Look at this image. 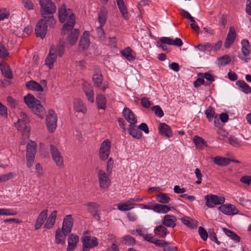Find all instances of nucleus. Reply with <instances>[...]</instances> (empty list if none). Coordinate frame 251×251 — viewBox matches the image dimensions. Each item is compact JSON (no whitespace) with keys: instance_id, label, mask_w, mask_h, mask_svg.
Returning <instances> with one entry per match:
<instances>
[{"instance_id":"58836bf2","label":"nucleus","mask_w":251,"mask_h":251,"mask_svg":"<svg viewBox=\"0 0 251 251\" xmlns=\"http://www.w3.org/2000/svg\"><path fill=\"white\" fill-rule=\"evenodd\" d=\"M62 231L58 228L55 232V243L57 244H64L65 243V239L67 235H65Z\"/></svg>"},{"instance_id":"412c9836","label":"nucleus","mask_w":251,"mask_h":251,"mask_svg":"<svg viewBox=\"0 0 251 251\" xmlns=\"http://www.w3.org/2000/svg\"><path fill=\"white\" fill-rule=\"evenodd\" d=\"M92 80L95 86L97 87H100L103 81V76L99 68H95Z\"/></svg>"},{"instance_id":"cd10ccee","label":"nucleus","mask_w":251,"mask_h":251,"mask_svg":"<svg viewBox=\"0 0 251 251\" xmlns=\"http://www.w3.org/2000/svg\"><path fill=\"white\" fill-rule=\"evenodd\" d=\"M57 214V211L56 210H54L50 213L44 225V228L50 229L53 226L55 223Z\"/></svg>"},{"instance_id":"4c0bfd02","label":"nucleus","mask_w":251,"mask_h":251,"mask_svg":"<svg viewBox=\"0 0 251 251\" xmlns=\"http://www.w3.org/2000/svg\"><path fill=\"white\" fill-rule=\"evenodd\" d=\"M79 35V31L78 29H75L72 31L68 36L67 40L71 45H74L77 40Z\"/></svg>"},{"instance_id":"39448f33","label":"nucleus","mask_w":251,"mask_h":251,"mask_svg":"<svg viewBox=\"0 0 251 251\" xmlns=\"http://www.w3.org/2000/svg\"><path fill=\"white\" fill-rule=\"evenodd\" d=\"M46 125L50 132L53 133L57 127V116L52 109L48 111L46 119Z\"/></svg>"},{"instance_id":"5701e85b","label":"nucleus","mask_w":251,"mask_h":251,"mask_svg":"<svg viewBox=\"0 0 251 251\" xmlns=\"http://www.w3.org/2000/svg\"><path fill=\"white\" fill-rule=\"evenodd\" d=\"M55 50L50 49L48 55L45 59V65L49 67L50 69L53 67V63L56 60L57 55L55 54Z\"/></svg>"},{"instance_id":"ddd939ff","label":"nucleus","mask_w":251,"mask_h":251,"mask_svg":"<svg viewBox=\"0 0 251 251\" xmlns=\"http://www.w3.org/2000/svg\"><path fill=\"white\" fill-rule=\"evenodd\" d=\"M81 241L83 246V249L88 248H92L97 247L98 244V239L95 237H91L90 236L82 237Z\"/></svg>"},{"instance_id":"774afa93","label":"nucleus","mask_w":251,"mask_h":251,"mask_svg":"<svg viewBox=\"0 0 251 251\" xmlns=\"http://www.w3.org/2000/svg\"><path fill=\"white\" fill-rule=\"evenodd\" d=\"M240 181L244 184L248 185H251V176H244L240 178Z\"/></svg>"},{"instance_id":"9b49d317","label":"nucleus","mask_w":251,"mask_h":251,"mask_svg":"<svg viewBox=\"0 0 251 251\" xmlns=\"http://www.w3.org/2000/svg\"><path fill=\"white\" fill-rule=\"evenodd\" d=\"M242 53L238 54L239 58L244 61L245 62H248L250 59L246 57L250 54V45L249 41L247 40H243L241 42Z\"/></svg>"},{"instance_id":"a878e982","label":"nucleus","mask_w":251,"mask_h":251,"mask_svg":"<svg viewBox=\"0 0 251 251\" xmlns=\"http://www.w3.org/2000/svg\"><path fill=\"white\" fill-rule=\"evenodd\" d=\"M15 125L18 130L22 131L24 134L29 137L30 128L28 126V122L18 120L15 123Z\"/></svg>"},{"instance_id":"6e6d98bb","label":"nucleus","mask_w":251,"mask_h":251,"mask_svg":"<svg viewBox=\"0 0 251 251\" xmlns=\"http://www.w3.org/2000/svg\"><path fill=\"white\" fill-rule=\"evenodd\" d=\"M1 71L3 75L8 78H12L13 77L11 71L8 67H1Z\"/></svg>"},{"instance_id":"20e7f679","label":"nucleus","mask_w":251,"mask_h":251,"mask_svg":"<svg viewBox=\"0 0 251 251\" xmlns=\"http://www.w3.org/2000/svg\"><path fill=\"white\" fill-rule=\"evenodd\" d=\"M36 146L34 141L30 140L26 146V166L29 168L32 166L34 161Z\"/></svg>"},{"instance_id":"e2e57ef3","label":"nucleus","mask_w":251,"mask_h":251,"mask_svg":"<svg viewBox=\"0 0 251 251\" xmlns=\"http://www.w3.org/2000/svg\"><path fill=\"white\" fill-rule=\"evenodd\" d=\"M9 55V53L5 47L0 43V58H5Z\"/></svg>"},{"instance_id":"864d4df0","label":"nucleus","mask_w":251,"mask_h":251,"mask_svg":"<svg viewBox=\"0 0 251 251\" xmlns=\"http://www.w3.org/2000/svg\"><path fill=\"white\" fill-rule=\"evenodd\" d=\"M17 214V212L10 209L1 208L0 209V216L1 215L15 216Z\"/></svg>"},{"instance_id":"9d476101","label":"nucleus","mask_w":251,"mask_h":251,"mask_svg":"<svg viewBox=\"0 0 251 251\" xmlns=\"http://www.w3.org/2000/svg\"><path fill=\"white\" fill-rule=\"evenodd\" d=\"M50 151L52 158L55 162L56 165L60 168H63L64 166V160L60 152L53 145H50Z\"/></svg>"},{"instance_id":"ea45409f","label":"nucleus","mask_w":251,"mask_h":251,"mask_svg":"<svg viewBox=\"0 0 251 251\" xmlns=\"http://www.w3.org/2000/svg\"><path fill=\"white\" fill-rule=\"evenodd\" d=\"M96 102L98 109H105L106 107V100L105 97L102 95L97 96Z\"/></svg>"},{"instance_id":"49530a36","label":"nucleus","mask_w":251,"mask_h":251,"mask_svg":"<svg viewBox=\"0 0 251 251\" xmlns=\"http://www.w3.org/2000/svg\"><path fill=\"white\" fill-rule=\"evenodd\" d=\"M223 230L224 232V233L227 236L230 237L231 239H233V240L237 242H239L240 241L239 236L235 232L225 227L223 228Z\"/></svg>"},{"instance_id":"4be33fe9","label":"nucleus","mask_w":251,"mask_h":251,"mask_svg":"<svg viewBox=\"0 0 251 251\" xmlns=\"http://www.w3.org/2000/svg\"><path fill=\"white\" fill-rule=\"evenodd\" d=\"M79 242V236L78 235L71 234L68 238V247L67 251H73L76 247Z\"/></svg>"},{"instance_id":"aec40b11","label":"nucleus","mask_w":251,"mask_h":251,"mask_svg":"<svg viewBox=\"0 0 251 251\" xmlns=\"http://www.w3.org/2000/svg\"><path fill=\"white\" fill-rule=\"evenodd\" d=\"M83 89L88 100L91 102H93L94 101V93L92 86L87 82H85L83 84Z\"/></svg>"},{"instance_id":"c03bdc74","label":"nucleus","mask_w":251,"mask_h":251,"mask_svg":"<svg viewBox=\"0 0 251 251\" xmlns=\"http://www.w3.org/2000/svg\"><path fill=\"white\" fill-rule=\"evenodd\" d=\"M156 201L160 203L168 204L171 201V198L166 194L160 193L156 198Z\"/></svg>"},{"instance_id":"0eeeda50","label":"nucleus","mask_w":251,"mask_h":251,"mask_svg":"<svg viewBox=\"0 0 251 251\" xmlns=\"http://www.w3.org/2000/svg\"><path fill=\"white\" fill-rule=\"evenodd\" d=\"M206 205L209 208L214 207L215 205L223 204L225 201V198L223 197H219L216 195H208L205 196Z\"/></svg>"},{"instance_id":"680f3d73","label":"nucleus","mask_w":251,"mask_h":251,"mask_svg":"<svg viewBox=\"0 0 251 251\" xmlns=\"http://www.w3.org/2000/svg\"><path fill=\"white\" fill-rule=\"evenodd\" d=\"M15 176V174L13 173H9L7 174L0 176V183L7 181L14 177Z\"/></svg>"},{"instance_id":"69168bd1","label":"nucleus","mask_w":251,"mask_h":251,"mask_svg":"<svg viewBox=\"0 0 251 251\" xmlns=\"http://www.w3.org/2000/svg\"><path fill=\"white\" fill-rule=\"evenodd\" d=\"M22 3L25 8L28 10H32L34 8V5L30 0H23Z\"/></svg>"},{"instance_id":"6ab92c4d","label":"nucleus","mask_w":251,"mask_h":251,"mask_svg":"<svg viewBox=\"0 0 251 251\" xmlns=\"http://www.w3.org/2000/svg\"><path fill=\"white\" fill-rule=\"evenodd\" d=\"M89 32L85 31L83 35L81 37L79 44V50H84L88 49L90 45V40L88 38Z\"/></svg>"},{"instance_id":"37998d69","label":"nucleus","mask_w":251,"mask_h":251,"mask_svg":"<svg viewBox=\"0 0 251 251\" xmlns=\"http://www.w3.org/2000/svg\"><path fill=\"white\" fill-rule=\"evenodd\" d=\"M182 222L188 227L192 228H196L198 226V222L192 220L188 217H185L181 219Z\"/></svg>"},{"instance_id":"c9c22d12","label":"nucleus","mask_w":251,"mask_h":251,"mask_svg":"<svg viewBox=\"0 0 251 251\" xmlns=\"http://www.w3.org/2000/svg\"><path fill=\"white\" fill-rule=\"evenodd\" d=\"M152 210L157 213H166L171 210V208L166 204H156Z\"/></svg>"},{"instance_id":"09e8293b","label":"nucleus","mask_w":251,"mask_h":251,"mask_svg":"<svg viewBox=\"0 0 251 251\" xmlns=\"http://www.w3.org/2000/svg\"><path fill=\"white\" fill-rule=\"evenodd\" d=\"M193 141L198 148H202L203 146L206 144V142L202 138L195 136L193 138Z\"/></svg>"},{"instance_id":"5fc2aeb1","label":"nucleus","mask_w":251,"mask_h":251,"mask_svg":"<svg viewBox=\"0 0 251 251\" xmlns=\"http://www.w3.org/2000/svg\"><path fill=\"white\" fill-rule=\"evenodd\" d=\"M50 49L55 50V54L57 55V54H58L60 57L63 55L65 51V47L62 45L56 46V47H51Z\"/></svg>"},{"instance_id":"473e14b6","label":"nucleus","mask_w":251,"mask_h":251,"mask_svg":"<svg viewBox=\"0 0 251 251\" xmlns=\"http://www.w3.org/2000/svg\"><path fill=\"white\" fill-rule=\"evenodd\" d=\"M236 85L238 86L241 91L245 94H249L251 92V87L244 80H239L236 81Z\"/></svg>"},{"instance_id":"7ed1b4c3","label":"nucleus","mask_w":251,"mask_h":251,"mask_svg":"<svg viewBox=\"0 0 251 251\" xmlns=\"http://www.w3.org/2000/svg\"><path fill=\"white\" fill-rule=\"evenodd\" d=\"M24 100L28 107L35 114L42 113L44 111V108L41 104L40 101L32 95L28 94L24 97Z\"/></svg>"},{"instance_id":"338daca9","label":"nucleus","mask_w":251,"mask_h":251,"mask_svg":"<svg viewBox=\"0 0 251 251\" xmlns=\"http://www.w3.org/2000/svg\"><path fill=\"white\" fill-rule=\"evenodd\" d=\"M141 103L143 107L146 108H149L152 104V102L146 97H144L141 99Z\"/></svg>"},{"instance_id":"393cba45","label":"nucleus","mask_w":251,"mask_h":251,"mask_svg":"<svg viewBox=\"0 0 251 251\" xmlns=\"http://www.w3.org/2000/svg\"><path fill=\"white\" fill-rule=\"evenodd\" d=\"M176 218L171 215H166L164 216L162 224L164 226L174 228L176 226Z\"/></svg>"},{"instance_id":"a18cd8bd","label":"nucleus","mask_w":251,"mask_h":251,"mask_svg":"<svg viewBox=\"0 0 251 251\" xmlns=\"http://www.w3.org/2000/svg\"><path fill=\"white\" fill-rule=\"evenodd\" d=\"M124 244L127 246H133L136 244V240L130 235H126L122 238Z\"/></svg>"},{"instance_id":"bb28decb","label":"nucleus","mask_w":251,"mask_h":251,"mask_svg":"<svg viewBox=\"0 0 251 251\" xmlns=\"http://www.w3.org/2000/svg\"><path fill=\"white\" fill-rule=\"evenodd\" d=\"M159 133L167 137H171L173 136V132L170 127L165 123H161L159 126Z\"/></svg>"},{"instance_id":"1a4fd4ad","label":"nucleus","mask_w":251,"mask_h":251,"mask_svg":"<svg viewBox=\"0 0 251 251\" xmlns=\"http://www.w3.org/2000/svg\"><path fill=\"white\" fill-rule=\"evenodd\" d=\"M98 177L100 188L107 190L111 184V180L107 173L100 170L98 172Z\"/></svg>"},{"instance_id":"3c124183","label":"nucleus","mask_w":251,"mask_h":251,"mask_svg":"<svg viewBox=\"0 0 251 251\" xmlns=\"http://www.w3.org/2000/svg\"><path fill=\"white\" fill-rule=\"evenodd\" d=\"M230 57L228 55H224L219 58V65L222 66H225L230 63Z\"/></svg>"},{"instance_id":"f3484780","label":"nucleus","mask_w":251,"mask_h":251,"mask_svg":"<svg viewBox=\"0 0 251 251\" xmlns=\"http://www.w3.org/2000/svg\"><path fill=\"white\" fill-rule=\"evenodd\" d=\"M88 206V210L89 213L95 218L97 220L99 221L100 220V216L99 213V208L100 205L96 202H92L87 203Z\"/></svg>"},{"instance_id":"f03ea898","label":"nucleus","mask_w":251,"mask_h":251,"mask_svg":"<svg viewBox=\"0 0 251 251\" xmlns=\"http://www.w3.org/2000/svg\"><path fill=\"white\" fill-rule=\"evenodd\" d=\"M40 12L43 19H45L49 26L52 27L56 21L53 14L56 12V7L51 0H39Z\"/></svg>"},{"instance_id":"7c9ffc66","label":"nucleus","mask_w":251,"mask_h":251,"mask_svg":"<svg viewBox=\"0 0 251 251\" xmlns=\"http://www.w3.org/2000/svg\"><path fill=\"white\" fill-rule=\"evenodd\" d=\"M236 37V33L235 31L232 29V27L230 28L229 32L227 35L225 43V47L228 49L231 45L234 42Z\"/></svg>"},{"instance_id":"b1692460","label":"nucleus","mask_w":251,"mask_h":251,"mask_svg":"<svg viewBox=\"0 0 251 251\" xmlns=\"http://www.w3.org/2000/svg\"><path fill=\"white\" fill-rule=\"evenodd\" d=\"M127 130L129 134L135 139H140L143 136L142 133L139 130V127L135 125H129Z\"/></svg>"},{"instance_id":"4d7b16f0","label":"nucleus","mask_w":251,"mask_h":251,"mask_svg":"<svg viewBox=\"0 0 251 251\" xmlns=\"http://www.w3.org/2000/svg\"><path fill=\"white\" fill-rule=\"evenodd\" d=\"M151 110L153 111L155 115L159 118L164 116V112L159 105H155L151 108Z\"/></svg>"},{"instance_id":"2f4dec72","label":"nucleus","mask_w":251,"mask_h":251,"mask_svg":"<svg viewBox=\"0 0 251 251\" xmlns=\"http://www.w3.org/2000/svg\"><path fill=\"white\" fill-rule=\"evenodd\" d=\"M116 1L118 8L123 18L126 20H128L129 18L128 13L123 0H116Z\"/></svg>"},{"instance_id":"603ef678","label":"nucleus","mask_w":251,"mask_h":251,"mask_svg":"<svg viewBox=\"0 0 251 251\" xmlns=\"http://www.w3.org/2000/svg\"><path fill=\"white\" fill-rule=\"evenodd\" d=\"M205 114L208 120V121L210 122H211L215 114L214 109L213 107L209 106L205 111Z\"/></svg>"},{"instance_id":"a211bd4d","label":"nucleus","mask_w":251,"mask_h":251,"mask_svg":"<svg viewBox=\"0 0 251 251\" xmlns=\"http://www.w3.org/2000/svg\"><path fill=\"white\" fill-rule=\"evenodd\" d=\"M159 42L162 44H168L177 47H181L183 45L182 40L178 38H176L174 40L169 37H162L160 38Z\"/></svg>"},{"instance_id":"c85d7f7f","label":"nucleus","mask_w":251,"mask_h":251,"mask_svg":"<svg viewBox=\"0 0 251 251\" xmlns=\"http://www.w3.org/2000/svg\"><path fill=\"white\" fill-rule=\"evenodd\" d=\"M74 110L77 112H81L83 114L87 111V109L83 102L79 99H75L74 102Z\"/></svg>"},{"instance_id":"f704fd0d","label":"nucleus","mask_w":251,"mask_h":251,"mask_svg":"<svg viewBox=\"0 0 251 251\" xmlns=\"http://www.w3.org/2000/svg\"><path fill=\"white\" fill-rule=\"evenodd\" d=\"M154 233L161 238H164L169 232L167 228L163 225H159L154 230Z\"/></svg>"},{"instance_id":"f8f14e48","label":"nucleus","mask_w":251,"mask_h":251,"mask_svg":"<svg viewBox=\"0 0 251 251\" xmlns=\"http://www.w3.org/2000/svg\"><path fill=\"white\" fill-rule=\"evenodd\" d=\"M73 226V219L71 215L65 216L64 219L62 227V232L65 235H68L71 232Z\"/></svg>"},{"instance_id":"bf43d9fd","label":"nucleus","mask_w":251,"mask_h":251,"mask_svg":"<svg viewBox=\"0 0 251 251\" xmlns=\"http://www.w3.org/2000/svg\"><path fill=\"white\" fill-rule=\"evenodd\" d=\"M208 236L209 237V238L212 241L215 242L218 245H219L220 244V242L218 240L217 236H216V234L214 232V229H209Z\"/></svg>"},{"instance_id":"13d9d810","label":"nucleus","mask_w":251,"mask_h":251,"mask_svg":"<svg viewBox=\"0 0 251 251\" xmlns=\"http://www.w3.org/2000/svg\"><path fill=\"white\" fill-rule=\"evenodd\" d=\"M198 231L201 238L203 240L206 241L208 237V233L204 228L202 226H200Z\"/></svg>"},{"instance_id":"4468645a","label":"nucleus","mask_w":251,"mask_h":251,"mask_svg":"<svg viewBox=\"0 0 251 251\" xmlns=\"http://www.w3.org/2000/svg\"><path fill=\"white\" fill-rule=\"evenodd\" d=\"M48 215V210L47 209L42 210L39 213L34 225V228L36 230L40 229L44 225L46 220L47 219Z\"/></svg>"},{"instance_id":"a19ab883","label":"nucleus","mask_w":251,"mask_h":251,"mask_svg":"<svg viewBox=\"0 0 251 251\" xmlns=\"http://www.w3.org/2000/svg\"><path fill=\"white\" fill-rule=\"evenodd\" d=\"M107 11L105 8L101 9L98 15V20L100 26H103L107 20Z\"/></svg>"},{"instance_id":"0e129e2a","label":"nucleus","mask_w":251,"mask_h":251,"mask_svg":"<svg viewBox=\"0 0 251 251\" xmlns=\"http://www.w3.org/2000/svg\"><path fill=\"white\" fill-rule=\"evenodd\" d=\"M7 104L11 108H15L18 105L17 101L14 99H13L12 97L10 96H8L7 98Z\"/></svg>"},{"instance_id":"8fccbe9b","label":"nucleus","mask_w":251,"mask_h":251,"mask_svg":"<svg viewBox=\"0 0 251 251\" xmlns=\"http://www.w3.org/2000/svg\"><path fill=\"white\" fill-rule=\"evenodd\" d=\"M228 143L230 145L235 147H239L241 145V141L236 137L233 135H230L228 137Z\"/></svg>"},{"instance_id":"c756f323","label":"nucleus","mask_w":251,"mask_h":251,"mask_svg":"<svg viewBox=\"0 0 251 251\" xmlns=\"http://www.w3.org/2000/svg\"><path fill=\"white\" fill-rule=\"evenodd\" d=\"M25 86L28 89L34 91L43 92L44 91V89L41 85L34 80L27 82Z\"/></svg>"},{"instance_id":"de8ad7c7","label":"nucleus","mask_w":251,"mask_h":251,"mask_svg":"<svg viewBox=\"0 0 251 251\" xmlns=\"http://www.w3.org/2000/svg\"><path fill=\"white\" fill-rule=\"evenodd\" d=\"M122 55L128 60H133L135 56L133 55V51L129 48L127 47L122 51Z\"/></svg>"},{"instance_id":"f257e3e1","label":"nucleus","mask_w":251,"mask_h":251,"mask_svg":"<svg viewBox=\"0 0 251 251\" xmlns=\"http://www.w3.org/2000/svg\"><path fill=\"white\" fill-rule=\"evenodd\" d=\"M58 17L59 21L64 23L66 21V23L63 25L62 28V35L68 34L72 30L75 23V15L72 13L70 9H66L65 4H63L58 8Z\"/></svg>"},{"instance_id":"79ce46f5","label":"nucleus","mask_w":251,"mask_h":251,"mask_svg":"<svg viewBox=\"0 0 251 251\" xmlns=\"http://www.w3.org/2000/svg\"><path fill=\"white\" fill-rule=\"evenodd\" d=\"M195 48L202 52L210 51L213 49V46L210 43H204L195 46Z\"/></svg>"},{"instance_id":"6e6552de","label":"nucleus","mask_w":251,"mask_h":251,"mask_svg":"<svg viewBox=\"0 0 251 251\" xmlns=\"http://www.w3.org/2000/svg\"><path fill=\"white\" fill-rule=\"evenodd\" d=\"M48 23L45 19H41L37 23L35 31L37 37L43 39L47 32Z\"/></svg>"},{"instance_id":"e433bc0d","label":"nucleus","mask_w":251,"mask_h":251,"mask_svg":"<svg viewBox=\"0 0 251 251\" xmlns=\"http://www.w3.org/2000/svg\"><path fill=\"white\" fill-rule=\"evenodd\" d=\"M214 162L220 166H226L230 163V159L219 156H216L214 158Z\"/></svg>"},{"instance_id":"dca6fc26","label":"nucleus","mask_w":251,"mask_h":251,"mask_svg":"<svg viewBox=\"0 0 251 251\" xmlns=\"http://www.w3.org/2000/svg\"><path fill=\"white\" fill-rule=\"evenodd\" d=\"M124 118L130 125H135L137 119L134 113L128 108H125L123 112Z\"/></svg>"},{"instance_id":"72a5a7b5","label":"nucleus","mask_w":251,"mask_h":251,"mask_svg":"<svg viewBox=\"0 0 251 251\" xmlns=\"http://www.w3.org/2000/svg\"><path fill=\"white\" fill-rule=\"evenodd\" d=\"M135 203L131 202L130 200L126 201L124 203H119L117 205L118 209L120 211H128L133 208Z\"/></svg>"},{"instance_id":"052dcab7","label":"nucleus","mask_w":251,"mask_h":251,"mask_svg":"<svg viewBox=\"0 0 251 251\" xmlns=\"http://www.w3.org/2000/svg\"><path fill=\"white\" fill-rule=\"evenodd\" d=\"M198 76L205 78L211 83L215 80L213 75L208 72L205 73H200L198 74Z\"/></svg>"},{"instance_id":"2eb2a0df","label":"nucleus","mask_w":251,"mask_h":251,"mask_svg":"<svg viewBox=\"0 0 251 251\" xmlns=\"http://www.w3.org/2000/svg\"><path fill=\"white\" fill-rule=\"evenodd\" d=\"M219 209L223 213L228 215H233L238 213L239 210L236 207L232 204H224L219 207Z\"/></svg>"},{"instance_id":"423d86ee","label":"nucleus","mask_w":251,"mask_h":251,"mask_svg":"<svg viewBox=\"0 0 251 251\" xmlns=\"http://www.w3.org/2000/svg\"><path fill=\"white\" fill-rule=\"evenodd\" d=\"M111 144L109 139L104 140L100 144L99 149V157L102 161L107 160L111 151Z\"/></svg>"}]
</instances>
